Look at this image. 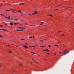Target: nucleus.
I'll use <instances>...</instances> for the list:
<instances>
[{
  "label": "nucleus",
  "mask_w": 74,
  "mask_h": 74,
  "mask_svg": "<svg viewBox=\"0 0 74 74\" xmlns=\"http://www.w3.org/2000/svg\"><path fill=\"white\" fill-rule=\"evenodd\" d=\"M63 52V53L64 55H66V54H67V53H69V51L66 49Z\"/></svg>",
  "instance_id": "1"
},
{
  "label": "nucleus",
  "mask_w": 74,
  "mask_h": 74,
  "mask_svg": "<svg viewBox=\"0 0 74 74\" xmlns=\"http://www.w3.org/2000/svg\"><path fill=\"white\" fill-rule=\"evenodd\" d=\"M37 14H38V12H37V11H35L34 13H33V15H36Z\"/></svg>",
  "instance_id": "2"
},
{
  "label": "nucleus",
  "mask_w": 74,
  "mask_h": 74,
  "mask_svg": "<svg viewBox=\"0 0 74 74\" xmlns=\"http://www.w3.org/2000/svg\"><path fill=\"white\" fill-rule=\"evenodd\" d=\"M23 46L24 47V48H28L27 46V45H23Z\"/></svg>",
  "instance_id": "3"
},
{
  "label": "nucleus",
  "mask_w": 74,
  "mask_h": 74,
  "mask_svg": "<svg viewBox=\"0 0 74 74\" xmlns=\"http://www.w3.org/2000/svg\"><path fill=\"white\" fill-rule=\"evenodd\" d=\"M40 23V25H43V24H44V23H43V22H41V23Z\"/></svg>",
  "instance_id": "4"
},
{
  "label": "nucleus",
  "mask_w": 74,
  "mask_h": 74,
  "mask_svg": "<svg viewBox=\"0 0 74 74\" xmlns=\"http://www.w3.org/2000/svg\"><path fill=\"white\" fill-rule=\"evenodd\" d=\"M10 26H12V25H13V23H10Z\"/></svg>",
  "instance_id": "5"
},
{
  "label": "nucleus",
  "mask_w": 74,
  "mask_h": 74,
  "mask_svg": "<svg viewBox=\"0 0 74 74\" xmlns=\"http://www.w3.org/2000/svg\"><path fill=\"white\" fill-rule=\"evenodd\" d=\"M32 59L34 61V62H35L36 63H38V62H36V61H35V60H34V59H33V58H32Z\"/></svg>",
  "instance_id": "6"
},
{
  "label": "nucleus",
  "mask_w": 74,
  "mask_h": 74,
  "mask_svg": "<svg viewBox=\"0 0 74 74\" xmlns=\"http://www.w3.org/2000/svg\"><path fill=\"white\" fill-rule=\"evenodd\" d=\"M18 65L20 66H22V65L21 64H18Z\"/></svg>",
  "instance_id": "7"
},
{
  "label": "nucleus",
  "mask_w": 74,
  "mask_h": 74,
  "mask_svg": "<svg viewBox=\"0 0 74 74\" xmlns=\"http://www.w3.org/2000/svg\"><path fill=\"white\" fill-rule=\"evenodd\" d=\"M1 15L3 16H4V17H5V15H3V14H1Z\"/></svg>",
  "instance_id": "8"
},
{
  "label": "nucleus",
  "mask_w": 74,
  "mask_h": 74,
  "mask_svg": "<svg viewBox=\"0 0 74 74\" xmlns=\"http://www.w3.org/2000/svg\"><path fill=\"white\" fill-rule=\"evenodd\" d=\"M11 10H12V11H14L15 9H13V10L11 9Z\"/></svg>",
  "instance_id": "9"
},
{
  "label": "nucleus",
  "mask_w": 74,
  "mask_h": 74,
  "mask_svg": "<svg viewBox=\"0 0 74 74\" xmlns=\"http://www.w3.org/2000/svg\"><path fill=\"white\" fill-rule=\"evenodd\" d=\"M1 30H4V31H6V30H5V29H2Z\"/></svg>",
  "instance_id": "10"
},
{
  "label": "nucleus",
  "mask_w": 74,
  "mask_h": 74,
  "mask_svg": "<svg viewBox=\"0 0 74 74\" xmlns=\"http://www.w3.org/2000/svg\"><path fill=\"white\" fill-rule=\"evenodd\" d=\"M18 11V12H20V13H22V12H21V11Z\"/></svg>",
  "instance_id": "11"
},
{
  "label": "nucleus",
  "mask_w": 74,
  "mask_h": 74,
  "mask_svg": "<svg viewBox=\"0 0 74 74\" xmlns=\"http://www.w3.org/2000/svg\"><path fill=\"white\" fill-rule=\"evenodd\" d=\"M6 11H10V10H6Z\"/></svg>",
  "instance_id": "12"
},
{
  "label": "nucleus",
  "mask_w": 74,
  "mask_h": 74,
  "mask_svg": "<svg viewBox=\"0 0 74 74\" xmlns=\"http://www.w3.org/2000/svg\"><path fill=\"white\" fill-rule=\"evenodd\" d=\"M10 17L9 16L8 17V19H9V20L10 19Z\"/></svg>",
  "instance_id": "13"
},
{
  "label": "nucleus",
  "mask_w": 74,
  "mask_h": 74,
  "mask_svg": "<svg viewBox=\"0 0 74 74\" xmlns=\"http://www.w3.org/2000/svg\"><path fill=\"white\" fill-rule=\"evenodd\" d=\"M54 46L57 47H58V45H55Z\"/></svg>",
  "instance_id": "14"
},
{
  "label": "nucleus",
  "mask_w": 74,
  "mask_h": 74,
  "mask_svg": "<svg viewBox=\"0 0 74 74\" xmlns=\"http://www.w3.org/2000/svg\"><path fill=\"white\" fill-rule=\"evenodd\" d=\"M29 38H33V37H29Z\"/></svg>",
  "instance_id": "15"
},
{
  "label": "nucleus",
  "mask_w": 74,
  "mask_h": 74,
  "mask_svg": "<svg viewBox=\"0 0 74 74\" xmlns=\"http://www.w3.org/2000/svg\"><path fill=\"white\" fill-rule=\"evenodd\" d=\"M32 53H33V54H35V53H34L33 52H31Z\"/></svg>",
  "instance_id": "16"
},
{
  "label": "nucleus",
  "mask_w": 74,
  "mask_h": 74,
  "mask_svg": "<svg viewBox=\"0 0 74 74\" xmlns=\"http://www.w3.org/2000/svg\"><path fill=\"white\" fill-rule=\"evenodd\" d=\"M18 28V29H22V27H18V28Z\"/></svg>",
  "instance_id": "17"
},
{
  "label": "nucleus",
  "mask_w": 74,
  "mask_h": 74,
  "mask_svg": "<svg viewBox=\"0 0 74 74\" xmlns=\"http://www.w3.org/2000/svg\"><path fill=\"white\" fill-rule=\"evenodd\" d=\"M9 52H10V53H11L12 52L11 51H9Z\"/></svg>",
  "instance_id": "18"
},
{
  "label": "nucleus",
  "mask_w": 74,
  "mask_h": 74,
  "mask_svg": "<svg viewBox=\"0 0 74 74\" xmlns=\"http://www.w3.org/2000/svg\"><path fill=\"white\" fill-rule=\"evenodd\" d=\"M46 49L47 51H49V50H48L47 49Z\"/></svg>",
  "instance_id": "19"
},
{
  "label": "nucleus",
  "mask_w": 74,
  "mask_h": 74,
  "mask_svg": "<svg viewBox=\"0 0 74 74\" xmlns=\"http://www.w3.org/2000/svg\"><path fill=\"white\" fill-rule=\"evenodd\" d=\"M23 4H25V3H22V5H23Z\"/></svg>",
  "instance_id": "20"
},
{
  "label": "nucleus",
  "mask_w": 74,
  "mask_h": 74,
  "mask_svg": "<svg viewBox=\"0 0 74 74\" xmlns=\"http://www.w3.org/2000/svg\"><path fill=\"white\" fill-rule=\"evenodd\" d=\"M32 47H36V46H32Z\"/></svg>",
  "instance_id": "21"
},
{
  "label": "nucleus",
  "mask_w": 74,
  "mask_h": 74,
  "mask_svg": "<svg viewBox=\"0 0 74 74\" xmlns=\"http://www.w3.org/2000/svg\"><path fill=\"white\" fill-rule=\"evenodd\" d=\"M14 25H16V23H14Z\"/></svg>",
  "instance_id": "22"
},
{
  "label": "nucleus",
  "mask_w": 74,
  "mask_h": 74,
  "mask_svg": "<svg viewBox=\"0 0 74 74\" xmlns=\"http://www.w3.org/2000/svg\"><path fill=\"white\" fill-rule=\"evenodd\" d=\"M50 16H52V17L53 16H52V15H51V14H50Z\"/></svg>",
  "instance_id": "23"
},
{
  "label": "nucleus",
  "mask_w": 74,
  "mask_h": 74,
  "mask_svg": "<svg viewBox=\"0 0 74 74\" xmlns=\"http://www.w3.org/2000/svg\"><path fill=\"white\" fill-rule=\"evenodd\" d=\"M40 47H42V48H44V47H43V46H40Z\"/></svg>",
  "instance_id": "24"
},
{
  "label": "nucleus",
  "mask_w": 74,
  "mask_h": 74,
  "mask_svg": "<svg viewBox=\"0 0 74 74\" xmlns=\"http://www.w3.org/2000/svg\"><path fill=\"white\" fill-rule=\"evenodd\" d=\"M40 41H42V42H43V40H41Z\"/></svg>",
  "instance_id": "25"
},
{
  "label": "nucleus",
  "mask_w": 74,
  "mask_h": 74,
  "mask_svg": "<svg viewBox=\"0 0 74 74\" xmlns=\"http://www.w3.org/2000/svg\"><path fill=\"white\" fill-rule=\"evenodd\" d=\"M63 45L64 47H65V45H64V44H63Z\"/></svg>",
  "instance_id": "26"
},
{
  "label": "nucleus",
  "mask_w": 74,
  "mask_h": 74,
  "mask_svg": "<svg viewBox=\"0 0 74 74\" xmlns=\"http://www.w3.org/2000/svg\"><path fill=\"white\" fill-rule=\"evenodd\" d=\"M60 53H62L61 52H60Z\"/></svg>",
  "instance_id": "27"
},
{
  "label": "nucleus",
  "mask_w": 74,
  "mask_h": 74,
  "mask_svg": "<svg viewBox=\"0 0 74 74\" xmlns=\"http://www.w3.org/2000/svg\"><path fill=\"white\" fill-rule=\"evenodd\" d=\"M0 26H1V27H3V25H0Z\"/></svg>",
  "instance_id": "28"
},
{
  "label": "nucleus",
  "mask_w": 74,
  "mask_h": 74,
  "mask_svg": "<svg viewBox=\"0 0 74 74\" xmlns=\"http://www.w3.org/2000/svg\"><path fill=\"white\" fill-rule=\"evenodd\" d=\"M58 33H61V31H58Z\"/></svg>",
  "instance_id": "29"
},
{
  "label": "nucleus",
  "mask_w": 74,
  "mask_h": 74,
  "mask_svg": "<svg viewBox=\"0 0 74 74\" xmlns=\"http://www.w3.org/2000/svg\"><path fill=\"white\" fill-rule=\"evenodd\" d=\"M43 51H47V50H44Z\"/></svg>",
  "instance_id": "30"
},
{
  "label": "nucleus",
  "mask_w": 74,
  "mask_h": 74,
  "mask_svg": "<svg viewBox=\"0 0 74 74\" xmlns=\"http://www.w3.org/2000/svg\"><path fill=\"white\" fill-rule=\"evenodd\" d=\"M21 40H25V39H21Z\"/></svg>",
  "instance_id": "31"
},
{
  "label": "nucleus",
  "mask_w": 74,
  "mask_h": 74,
  "mask_svg": "<svg viewBox=\"0 0 74 74\" xmlns=\"http://www.w3.org/2000/svg\"><path fill=\"white\" fill-rule=\"evenodd\" d=\"M12 71H15V70H13Z\"/></svg>",
  "instance_id": "32"
},
{
  "label": "nucleus",
  "mask_w": 74,
  "mask_h": 74,
  "mask_svg": "<svg viewBox=\"0 0 74 74\" xmlns=\"http://www.w3.org/2000/svg\"><path fill=\"white\" fill-rule=\"evenodd\" d=\"M67 8H71V7H68Z\"/></svg>",
  "instance_id": "33"
},
{
  "label": "nucleus",
  "mask_w": 74,
  "mask_h": 74,
  "mask_svg": "<svg viewBox=\"0 0 74 74\" xmlns=\"http://www.w3.org/2000/svg\"><path fill=\"white\" fill-rule=\"evenodd\" d=\"M5 18H8V17H5Z\"/></svg>",
  "instance_id": "34"
},
{
  "label": "nucleus",
  "mask_w": 74,
  "mask_h": 74,
  "mask_svg": "<svg viewBox=\"0 0 74 74\" xmlns=\"http://www.w3.org/2000/svg\"><path fill=\"white\" fill-rule=\"evenodd\" d=\"M51 47V46L50 45H49V47Z\"/></svg>",
  "instance_id": "35"
},
{
  "label": "nucleus",
  "mask_w": 74,
  "mask_h": 74,
  "mask_svg": "<svg viewBox=\"0 0 74 74\" xmlns=\"http://www.w3.org/2000/svg\"><path fill=\"white\" fill-rule=\"evenodd\" d=\"M47 53V54H48V55H49V54H50L49 53Z\"/></svg>",
  "instance_id": "36"
},
{
  "label": "nucleus",
  "mask_w": 74,
  "mask_h": 74,
  "mask_svg": "<svg viewBox=\"0 0 74 74\" xmlns=\"http://www.w3.org/2000/svg\"><path fill=\"white\" fill-rule=\"evenodd\" d=\"M18 24H19V23H16V25H18Z\"/></svg>",
  "instance_id": "37"
},
{
  "label": "nucleus",
  "mask_w": 74,
  "mask_h": 74,
  "mask_svg": "<svg viewBox=\"0 0 74 74\" xmlns=\"http://www.w3.org/2000/svg\"><path fill=\"white\" fill-rule=\"evenodd\" d=\"M21 26H22V25H21V24H20V25H20V26H21Z\"/></svg>",
  "instance_id": "38"
},
{
  "label": "nucleus",
  "mask_w": 74,
  "mask_h": 74,
  "mask_svg": "<svg viewBox=\"0 0 74 74\" xmlns=\"http://www.w3.org/2000/svg\"><path fill=\"white\" fill-rule=\"evenodd\" d=\"M29 15H31H31H31V14H29Z\"/></svg>",
  "instance_id": "39"
},
{
  "label": "nucleus",
  "mask_w": 74,
  "mask_h": 74,
  "mask_svg": "<svg viewBox=\"0 0 74 74\" xmlns=\"http://www.w3.org/2000/svg\"><path fill=\"white\" fill-rule=\"evenodd\" d=\"M1 67V65H0V67Z\"/></svg>",
  "instance_id": "40"
},
{
  "label": "nucleus",
  "mask_w": 74,
  "mask_h": 74,
  "mask_svg": "<svg viewBox=\"0 0 74 74\" xmlns=\"http://www.w3.org/2000/svg\"><path fill=\"white\" fill-rule=\"evenodd\" d=\"M22 29H25V28H24L22 27Z\"/></svg>",
  "instance_id": "41"
},
{
  "label": "nucleus",
  "mask_w": 74,
  "mask_h": 74,
  "mask_svg": "<svg viewBox=\"0 0 74 74\" xmlns=\"http://www.w3.org/2000/svg\"><path fill=\"white\" fill-rule=\"evenodd\" d=\"M0 37H2V36H1V35H0Z\"/></svg>",
  "instance_id": "42"
},
{
  "label": "nucleus",
  "mask_w": 74,
  "mask_h": 74,
  "mask_svg": "<svg viewBox=\"0 0 74 74\" xmlns=\"http://www.w3.org/2000/svg\"><path fill=\"white\" fill-rule=\"evenodd\" d=\"M33 26H35V25H33Z\"/></svg>",
  "instance_id": "43"
},
{
  "label": "nucleus",
  "mask_w": 74,
  "mask_h": 74,
  "mask_svg": "<svg viewBox=\"0 0 74 74\" xmlns=\"http://www.w3.org/2000/svg\"><path fill=\"white\" fill-rule=\"evenodd\" d=\"M24 27H27L26 26H24Z\"/></svg>",
  "instance_id": "44"
},
{
  "label": "nucleus",
  "mask_w": 74,
  "mask_h": 74,
  "mask_svg": "<svg viewBox=\"0 0 74 74\" xmlns=\"http://www.w3.org/2000/svg\"><path fill=\"white\" fill-rule=\"evenodd\" d=\"M17 31H19V30H17Z\"/></svg>",
  "instance_id": "45"
},
{
  "label": "nucleus",
  "mask_w": 74,
  "mask_h": 74,
  "mask_svg": "<svg viewBox=\"0 0 74 74\" xmlns=\"http://www.w3.org/2000/svg\"><path fill=\"white\" fill-rule=\"evenodd\" d=\"M15 21H17V19H15Z\"/></svg>",
  "instance_id": "46"
},
{
  "label": "nucleus",
  "mask_w": 74,
  "mask_h": 74,
  "mask_svg": "<svg viewBox=\"0 0 74 74\" xmlns=\"http://www.w3.org/2000/svg\"><path fill=\"white\" fill-rule=\"evenodd\" d=\"M3 5L2 4H1V5H0L1 6V5Z\"/></svg>",
  "instance_id": "47"
},
{
  "label": "nucleus",
  "mask_w": 74,
  "mask_h": 74,
  "mask_svg": "<svg viewBox=\"0 0 74 74\" xmlns=\"http://www.w3.org/2000/svg\"><path fill=\"white\" fill-rule=\"evenodd\" d=\"M58 43H60V41L58 42Z\"/></svg>",
  "instance_id": "48"
},
{
  "label": "nucleus",
  "mask_w": 74,
  "mask_h": 74,
  "mask_svg": "<svg viewBox=\"0 0 74 74\" xmlns=\"http://www.w3.org/2000/svg\"><path fill=\"white\" fill-rule=\"evenodd\" d=\"M21 30H19V31L21 32Z\"/></svg>",
  "instance_id": "49"
},
{
  "label": "nucleus",
  "mask_w": 74,
  "mask_h": 74,
  "mask_svg": "<svg viewBox=\"0 0 74 74\" xmlns=\"http://www.w3.org/2000/svg\"><path fill=\"white\" fill-rule=\"evenodd\" d=\"M23 30L22 29V30H21V31H23Z\"/></svg>",
  "instance_id": "50"
},
{
  "label": "nucleus",
  "mask_w": 74,
  "mask_h": 74,
  "mask_svg": "<svg viewBox=\"0 0 74 74\" xmlns=\"http://www.w3.org/2000/svg\"><path fill=\"white\" fill-rule=\"evenodd\" d=\"M8 45V46H10V45Z\"/></svg>",
  "instance_id": "51"
},
{
  "label": "nucleus",
  "mask_w": 74,
  "mask_h": 74,
  "mask_svg": "<svg viewBox=\"0 0 74 74\" xmlns=\"http://www.w3.org/2000/svg\"><path fill=\"white\" fill-rule=\"evenodd\" d=\"M21 21H23V20H21Z\"/></svg>",
  "instance_id": "52"
},
{
  "label": "nucleus",
  "mask_w": 74,
  "mask_h": 74,
  "mask_svg": "<svg viewBox=\"0 0 74 74\" xmlns=\"http://www.w3.org/2000/svg\"><path fill=\"white\" fill-rule=\"evenodd\" d=\"M30 26H33V25H30Z\"/></svg>",
  "instance_id": "53"
},
{
  "label": "nucleus",
  "mask_w": 74,
  "mask_h": 74,
  "mask_svg": "<svg viewBox=\"0 0 74 74\" xmlns=\"http://www.w3.org/2000/svg\"><path fill=\"white\" fill-rule=\"evenodd\" d=\"M33 38H34V36H33Z\"/></svg>",
  "instance_id": "54"
},
{
  "label": "nucleus",
  "mask_w": 74,
  "mask_h": 74,
  "mask_svg": "<svg viewBox=\"0 0 74 74\" xmlns=\"http://www.w3.org/2000/svg\"><path fill=\"white\" fill-rule=\"evenodd\" d=\"M63 36H64V34H63Z\"/></svg>",
  "instance_id": "55"
},
{
  "label": "nucleus",
  "mask_w": 74,
  "mask_h": 74,
  "mask_svg": "<svg viewBox=\"0 0 74 74\" xmlns=\"http://www.w3.org/2000/svg\"><path fill=\"white\" fill-rule=\"evenodd\" d=\"M47 22H48V20H47Z\"/></svg>",
  "instance_id": "56"
},
{
  "label": "nucleus",
  "mask_w": 74,
  "mask_h": 74,
  "mask_svg": "<svg viewBox=\"0 0 74 74\" xmlns=\"http://www.w3.org/2000/svg\"><path fill=\"white\" fill-rule=\"evenodd\" d=\"M54 55H56V54L54 53Z\"/></svg>",
  "instance_id": "57"
},
{
  "label": "nucleus",
  "mask_w": 74,
  "mask_h": 74,
  "mask_svg": "<svg viewBox=\"0 0 74 74\" xmlns=\"http://www.w3.org/2000/svg\"><path fill=\"white\" fill-rule=\"evenodd\" d=\"M26 25H27V24H26Z\"/></svg>",
  "instance_id": "58"
},
{
  "label": "nucleus",
  "mask_w": 74,
  "mask_h": 74,
  "mask_svg": "<svg viewBox=\"0 0 74 74\" xmlns=\"http://www.w3.org/2000/svg\"><path fill=\"white\" fill-rule=\"evenodd\" d=\"M61 36H63V35H61Z\"/></svg>",
  "instance_id": "59"
},
{
  "label": "nucleus",
  "mask_w": 74,
  "mask_h": 74,
  "mask_svg": "<svg viewBox=\"0 0 74 74\" xmlns=\"http://www.w3.org/2000/svg\"><path fill=\"white\" fill-rule=\"evenodd\" d=\"M20 5H21V3H20Z\"/></svg>",
  "instance_id": "60"
},
{
  "label": "nucleus",
  "mask_w": 74,
  "mask_h": 74,
  "mask_svg": "<svg viewBox=\"0 0 74 74\" xmlns=\"http://www.w3.org/2000/svg\"><path fill=\"white\" fill-rule=\"evenodd\" d=\"M44 47H46V46H44Z\"/></svg>",
  "instance_id": "61"
},
{
  "label": "nucleus",
  "mask_w": 74,
  "mask_h": 74,
  "mask_svg": "<svg viewBox=\"0 0 74 74\" xmlns=\"http://www.w3.org/2000/svg\"><path fill=\"white\" fill-rule=\"evenodd\" d=\"M36 10H38L37 9H36Z\"/></svg>",
  "instance_id": "62"
},
{
  "label": "nucleus",
  "mask_w": 74,
  "mask_h": 74,
  "mask_svg": "<svg viewBox=\"0 0 74 74\" xmlns=\"http://www.w3.org/2000/svg\"><path fill=\"white\" fill-rule=\"evenodd\" d=\"M47 51V52H48V51Z\"/></svg>",
  "instance_id": "63"
},
{
  "label": "nucleus",
  "mask_w": 74,
  "mask_h": 74,
  "mask_svg": "<svg viewBox=\"0 0 74 74\" xmlns=\"http://www.w3.org/2000/svg\"><path fill=\"white\" fill-rule=\"evenodd\" d=\"M73 23H74V22Z\"/></svg>",
  "instance_id": "64"
}]
</instances>
